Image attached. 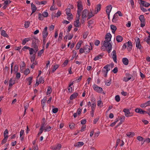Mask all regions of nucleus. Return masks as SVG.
<instances>
[{
  "label": "nucleus",
  "mask_w": 150,
  "mask_h": 150,
  "mask_svg": "<svg viewBox=\"0 0 150 150\" xmlns=\"http://www.w3.org/2000/svg\"><path fill=\"white\" fill-rule=\"evenodd\" d=\"M111 37L112 35L110 33H107L105 36V40L104 41L102 46V47H104L108 49L107 50V51L108 53L110 52L112 48V45L109 42L111 41Z\"/></svg>",
  "instance_id": "nucleus-1"
},
{
  "label": "nucleus",
  "mask_w": 150,
  "mask_h": 150,
  "mask_svg": "<svg viewBox=\"0 0 150 150\" xmlns=\"http://www.w3.org/2000/svg\"><path fill=\"white\" fill-rule=\"evenodd\" d=\"M66 13L68 16L67 18L68 20L70 21L73 18L72 14L71 13V10L70 8H67L66 9Z\"/></svg>",
  "instance_id": "nucleus-2"
},
{
  "label": "nucleus",
  "mask_w": 150,
  "mask_h": 150,
  "mask_svg": "<svg viewBox=\"0 0 150 150\" xmlns=\"http://www.w3.org/2000/svg\"><path fill=\"white\" fill-rule=\"evenodd\" d=\"M139 19L141 22L140 26L143 28L145 26V20L144 15H140L139 17Z\"/></svg>",
  "instance_id": "nucleus-3"
},
{
  "label": "nucleus",
  "mask_w": 150,
  "mask_h": 150,
  "mask_svg": "<svg viewBox=\"0 0 150 150\" xmlns=\"http://www.w3.org/2000/svg\"><path fill=\"white\" fill-rule=\"evenodd\" d=\"M94 90L98 93H100L103 91L102 88L94 84L93 86Z\"/></svg>",
  "instance_id": "nucleus-4"
},
{
  "label": "nucleus",
  "mask_w": 150,
  "mask_h": 150,
  "mask_svg": "<svg viewBox=\"0 0 150 150\" xmlns=\"http://www.w3.org/2000/svg\"><path fill=\"white\" fill-rule=\"evenodd\" d=\"M123 111L125 112V115L126 117H129L132 116L133 115L132 113H131L128 109L125 108L123 110Z\"/></svg>",
  "instance_id": "nucleus-5"
},
{
  "label": "nucleus",
  "mask_w": 150,
  "mask_h": 150,
  "mask_svg": "<svg viewBox=\"0 0 150 150\" xmlns=\"http://www.w3.org/2000/svg\"><path fill=\"white\" fill-rule=\"evenodd\" d=\"M84 48L86 54L88 53L91 50L93 49L92 47H91V48L90 46L88 45H86L84 47Z\"/></svg>",
  "instance_id": "nucleus-6"
},
{
  "label": "nucleus",
  "mask_w": 150,
  "mask_h": 150,
  "mask_svg": "<svg viewBox=\"0 0 150 150\" xmlns=\"http://www.w3.org/2000/svg\"><path fill=\"white\" fill-rule=\"evenodd\" d=\"M136 47L138 49H139L140 50H141V48L143 47L141 45L140 39L139 38H137V39Z\"/></svg>",
  "instance_id": "nucleus-7"
},
{
  "label": "nucleus",
  "mask_w": 150,
  "mask_h": 150,
  "mask_svg": "<svg viewBox=\"0 0 150 150\" xmlns=\"http://www.w3.org/2000/svg\"><path fill=\"white\" fill-rule=\"evenodd\" d=\"M126 43V45L127 46V49L128 51H130L131 50L132 47V44L131 41H128Z\"/></svg>",
  "instance_id": "nucleus-8"
},
{
  "label": "nucleus",
  "mask_w": 150,
  "mask_h": 150,
  "mask_svg": "<svg viewBox=\"0 0 150 150\" xmlns=\"http://www.w3.org/2000/svg\"><path fill=\"white\" fill-rule=\"evenodd\" d=\"M47 27H45L42 32V37H47L48 35V33L47 32Z\"/></svg>",
  "instance_id": "nucleus-9"
},
{
  "label": "nucleus",
  "mask_w": 150,
  "mask_h": 150,
  "mask_svg": "<svg viewBox=\"0 0 150 150\" xmlns=\"http://www.w3.org/2000/svg\"><path fill=\"white\" fill-rule=\"evenodd\" d=\"M77 11H81L83 9L82 3L81 0H79L77 2Z\"/></svg>",
  "instance_id": "nucleus-10"
},
{
  "label": "nucleus",
  "mask_w": 150,
  "mask_h": 150,
  "mask_svg": "<svg viewBox=\"0 0 150 150\" xmlns=\"http://www.w3.org/2000/svg\"><path fill=\"white\" fill-rule=\"evenodd\" d=\"M135 111L136 112L140 114L143 115L146 114V111L143 110L141 108H137L135 109Z\"/></svg>",
  "instance_id": "nucleus-11"
},
{
  "label": "nucleus",
  "mask_w": 150,
  "mask_h": 150,
  "mask_svg": "<svg viewBox=\"0 0 150 150\" xmlns=\"http://www.w3.org/2000/svg\"><path fill=\"white\" fill-rule=\"evenodd\" d=\"M88 12V11L87 9H85L83 11L82 14V18L83 19L87 17V15Z\"/></svg>",
  "instance_id": "nucleus-12"
},
{
  "label": "nucleus",
  "mask_w": 150,
  "mask_h": 150,
  "mask_svg": "<svg viewBox=\"0 0 150 150\" xmlns=\"http://www.w3.org/2000/svg\"><path fill=\"white\" fill-rule=\"evenodd\" d=\"M112 6L111 5H109L106 7V12L107 13H110L111 11Z\"/></svg>",
  "instance_id": "nucleus-13"
},
{
  "label": "nucleus",
  "mask_w": 150,
  "mask_h": 150,
  "mask_svg": "<svg viewBox=\"0 0 150 150\" xmlns=\"http://www.w3.org/2000/svg\"><path fill=\"white\" fill-rule=\"evenodd\" d=\"M31 6L32 11V13L31 14V15L37 9V8L35 5H34L33 3H31Z\"/></svg>",
  "instance_id": "nucleus-14"
},
{
  "label": "nucleus",
  "mask_w": 150,
  "mask_h": 150,
  "mask_svg": "<svg viewBox=\"0 0 150 150\" xmlns=\"http://www.w3.org/2000/svg\"><path fill=\"white\" fill-rule=\"evenodd\" d=\"M112 58L114 62L117 63V55L116 54V51L115 50H114L112 52Z\"/></svg>",
  "instance_id": "nucleus-15"
},
{
  "label": "nucleus",
  "mask_w": 150,
  "mask_h": 150,
  "mask_svg": "<svg viewBox=\"0 0 150 150\" xmlns=\"http://www.w3.org/2000/svg\"><path fill=\"white\" fill-rule=\"evenodd\" d=\"M25 64L24 62H22V64L20 65V70L21 73H23L24 72V68L25 67Z\"/></svg>",
  "instance_id": "nucleus-16"
},
{
  "label": "nucleus",
  "mask_w": 150,
  "mask_h": 150,
  "mask_svg": "<svg viewBox=\"0 0 150 150\" xmlns=\"http://www.w3.org/2000/svg\"><path fill=\"white\" fill-rule=\"evenodd\" d=\"M84 144V143L83 142H78L75 143L74 146L75 147H79L81 146Z\"/></svg>",
  "instance_id": "nucleus-17"
},
{
  "label": "nucleus",
  "mask_w": 150,
  "mask_h": 150,
  "mask_svg": "<svg viewBox=\"0 0 150 150\" xmlns=\"http://www.w3.org/2000/svg\"><path fill=\"white\" fill-rule=\"evenodd\" d=\"M93 9L92 10L90 9V12L88 13V17L87 20L90 19L94 15V14H93L92 12L93 11Z\"/></svg>",
  "instance_id": "nucleus-18"
},
{
  "label": "nucleus",
  "mask_w": 150,
  "mask_h": 150,
  "mask_svg": "<svg viewBox=\"0 0 150 150\" xmlns=\"http://www.w3.org/2000/svg\"><path fill=\"white\" fill-rule=\"evenodd\" d=\"M119 18L118 16L117 13H115L113 16V18L112 19V22L114 23L116 22Z\"/></svg>",
  "instance_id": "nucleus-19"
},
{
  "label": "nucleus",
  "mask_w": 150,
  "mask_h": 150,
  "mask_svg": "<svg viewBox=\"0 0 150 150\" xmlns=\"http://www.w3.org/2000/svg\"><path fill=\"white\" fill-rule=\"evenodd\" d=\"M78 96V93L77 92H75L72 94L70 97V100H73L75 98Z\"/></svg>",
  "instance_id": "nucleus-20"
},
{
  "label": "nucleus",
  "mask_w": 150,
  "mask_h": 150,
  "mask_svg": "<svg viewBox=\"0 0 150 150\" xmlns=\"http://www.w3.org/2000/svg\"><path fill=\"white\" fill-rule=\"evenodd\" d=\"M32 47L35 50V53H36L38 50V46L37 45L36 43H32Z\"/></svg>",
  "instance_id": "nucleus-21"
},
{
  "label": "nucleus",
  "mask_w": 150,
  "mask_h": 150,
  "mask_svg": "<svg viewBox=\"0 0 150 150\" xmlns=\"http://www.w3.org/2000/svg\"><path fill=\"white\" fill-rule=\"evenodd\" d=\"M101 6V5L100 4H98L97 5L96 8L97 9V10H95V11L94 14H97L98 12L100 10Z\"/></svg>",
  "instance_id": "nucleus-22"
},
{
  "label": "nucleus",
  "mask_w": 150,
  "mask_h": 150,
  "mask_svg": "<svg viewBox=\"0 0 150 150\" xmlns=\"http://www.w3.org/2000/svg\"><path fill=\"white\" fill-rule=\"evenodd\" d=\"M9 87H11L15 83V80H13L12 78H11L9 81Z\"/></svg>",
  "instance_id": "nucleus-23"
},
{
  "label": "nucleus",
  "mask_w": 150,
  "mask_h": 150,
  "mask_svg": "<svg viewBox=\"0 0 150 150\" xmlns=\"http://www.w3.org/2000/svg\"><path fill=\"white\" fill-rule=\"evenodd\" d=\"M110 26L112 33L114 34L117 29L116 27L113 25H111Z\"/></svg>",
  "instance_id": "nucleus-24"
},
{
  "label": "nucleus",
  "mask_w": 150,
  "mask_h": 150,
  "mask_svg": "<svg viewBox=\"0 0 150 150\" xmlns=\"http://www.w3.org/2000/svg\"><path fill=\"white\" fill-rule=\"evenodd\" d=\"M116 40L118 42H121L123 40V38L120 35H117L116 36Z\"/></svg>",
  "instance_id": "nucleus-25"
},
{
  "label": "nucleus",
  "mask_w": 150,
  "mask_h": 150,
  "mask_svg": "<svg viewBox=\"0 0 150 150\" xmlns=\"http://www.w3.org/2000/svg\"><path fill=\"white\" fill-rule=\"evenodd\" d=\"M122 62L123 64L125 65H127L129 63L128 59L126 58H123L122 59Z\"/></svg>",
  "instance_id": "nucleus-26"
},
{
  "label": "nucleus",
  "mask_w": 150,
  "mask_h": 150,
  "mask_svg": "<svg viewBox=\"0 0 150 150\" xmlns=\"http://www.w3.org/2000/svg\"><path fill=\"white\" fill-rule=\"evenodd\" d=\"M31 40V38H25L22 41V44L23 45H25V43L28 42L30 40Z\"/></svg>",
  "instance_id": "nucleus-27"
},
{
  "label": "nucleus",
  "mask_w": 150,
  "mask_h": 150,
  "mask_svg": "<svg viewBox=\"0 0 150 150\" xmlns=\"http://www.w3.org/2000/svg\"><path fill=\"white\" fill-rule=\"evenodd\" d=\"M56 14L57 15L54 16L52 14V18L53 19L54 18H55V17H59V16H60L61 14V11H58L57 12V13H56Z\"/></svg>",
  "instance_id": "nucleus-28"
},
{
  "label": "nucleus",
  "mask_w": 150,
  "mask_h": 150,
  "mask_svg": "<svg viewBox=\"0 0 150 150\" xmlns=\"http://www.w3.org/2000/svg\"><path fill=\"white\" fill-rule=\"evenodd\" d=\"M103 55L100 54L98 56H96L93 59L94 61H96L100 59H101L103 57Z\"/></svg>",
  "instance_id": "nucleus-29"
},
{
  "label": "nucleus",
  "mask_w": 150,
  "mask_h": 150,
  "mask_svg": "<svg viewBox=\"0 0 150 150\" xmlns=\"http://www.w3.org/2000/svg\"><path fill=\"white\" fill-rule=\"evenodd\" d=\"M83 42L82 40L78 42L76 47V48L77 50H78L80 48L81 44Z\"/></svg>",
  "instance_id": "nucleus-30"
},
{
  "label": "nucleus",
  "mask_w": 150,
  "mask_h": 150,
  "mask_svg": "<svg viewBox=\"0 0 150 150\" xmlns=\"http://www.w3.org/2000/svg\"><path fill=\"white\" fill-rule=\"evenodd\" d=\"M126 135L129 137H133L135 135V133L134 132H129L126 134Z\"/></svg>",
  "instance_id": "nucleus-31"
},
{
  "label": "nucleus",
  "mask_w": 150,
  "mask_h": 150,
  "mask_svg": "<svg viewBox=\"0 0 150 150\" xmlns=\"http://www.w3.org/2000/svg\"><path fill=\"white\" fill-rule=\"evenodd\" d=\"M51 130V127L50 126L47 125L44 128V130L45 132L50 131Z\"/></svg>",
  "instance_id": "nucleus-32"
},
{
  "label": "nucleus",
  "mask_w": 150,
  "mask_h": 150,
  "mask_svg": "<svg viewBox=\"0 0 150 150\" xmlns=\"http://www.w3.org/2000/svg\"><path fill=\"white\" fill-rule=\"evenodd\" d=\"M1 35L3 36L8 38V35L6 33V31L4 30H2L1 32Z\"/></svg>",
  "instance_id": "nucleus-33"
},
{
  "label": "nucleus",
  "mask_w": 150,
  "mask_h": 150,
  "mask_svg": "<svg viewBox=\"0 0 150 150\" xmlns=\"http://www.w3.org/2000/svg\"><path fill=\"white\" fill-rule=\"evenodd\" d=\"M33 77L32 76H30L28 77L27 79V80L28 81V84L29 85H30L32 82Z\"/></svg>",
  "instance_id": "nucleus-34"
},
{
  "label": "nucleus",
  "mask_w": 150,
  "mask_h": 150,
  "mask_svg": "<svg viewBox=\"0 0 150 150\" xmlns=\"http://www.w3.org/2000/svg\"><path fill=\"white\" fill-rule=\"evenodd\" d=\"M29 54L30 55H32L33 54V52H35V49H34L33 48H30V49L29 50Z\"/></svg>",
  "instance_id": "nucleus-35"
},
{
  "label": "nucleus",
  "mask_w": 150,
  "mask_h": 150,
  "mask_svg": "<svg viewBox=\"0 0 150 150\" xmlns=\"http://www.w3.org/2000/svg\"><path fill=\"white\" fill-rule=\"evenodd\" d=\"M18 65L16 64L15 65L14 67V73H16V72H18Z\"/></svg>",
  "instance_id": "nucleus-36"
},
{
  "label": "nucleus",
  "mask_w": 150,
  "mask_h": 150,
  "mask_svg": "<svg viewBox=\"0 0 150 150\" xmlns=\"http://www.w3.org/2000/svg\"><path fill=\"white\" fill-rule=\"evenodd\" d=\"M32 43H36V42H37L39 40L37 38H36L35 37H33V38L32 39Z\"/></svg>",
  "instance_id": "nucleus-37"
},
{
  "label": "nucleus",
  "mask_w": 150,
  "mask_h": 150,
  "mask_svg": "<svg viewBox=\"0 0 150 150\" xmlns=\"http://www.w3.org/2000/svg\"><path fill=\"white\" fill-rule=\"evenodd\" d=\"M8 137V136H6L4 137V139L2 140L1 142V144H3L6 143L7 141V139Z\"/></svg>",
  "instance_id": "nucleus-38"
},
{
  "label": "nucleus",
  "mask_w": 150,
  "mask_h": 150,
  "mask_svg": "<svg viewBox=\"0 0 150 150\" xmlns=\"http://www.w3.org/2000/svg\"><path fill=\"white\" fill-rule=\"evenodd\" d=\"M58 67L59 66L58 65L56 64L54 65V66L52 70V73L54 72L58 68Z\"/></svg>",
  "instance_id": "nucleus-39"
},
{
  "label": "nucleus",
  "mask_w": 150,
  "mask_h": 150,
  "mask_svg": "<svg viewBox=\"0 0 150 150\" xmlns=\"http://www.w3.org/2000/svg\"><path fill=\"white\" fill-rule=\"evenodd\" d=\"M23 72L25 75L27 76L30 73V70L28 69H26Z\"/></svg>",
  "instance_id": "nucleus-40"
},
{
  "label": "nucleus",
  "mask_w": 150,
  "mask_h": 150,
  "mask_svg": "<svg viewBox=\"0 0 150 150\" xmlns=\"http://www.w3.org/2000/svg\"><path fill=\"white\" fill-rule=\"evenodd\" d=\"M79 21H74V26L76 27H79Z\"/></svg>",
  "instance_id": "nucleus-41"
},
{
  "label": "nucleus",
  "mask_w": 150,
  "mask_h": 150,
  "mask_svg": "<svg viewBox=\"0 0 150 150\" xmlns=\"http://www.w3.org/2000/svg\"><path fill=\"white\" fill-rule=\"evenodd\" d=\"M35 54H34L33 55H32L31 57L30 60L31 62H34L35 60Z\"/></svg>",
  "instance_id": "nucleus-42"
},
{
  "label": "nucleus",
  "mask_w": 150,
  "mask_h": 150,
  "mask_svg": "<svg viewBox=\"0 0 150 150\" xmlns=\"http://www.w3.org/2000/svg\"><path fill=\"white\" fill-rule=\"evenodd\" d=\"M69 125L71 129H73L75 128V124L74 123H70Z\"/></svg>",
  "instance_id": "nucleus-43"
},
{
  "label": "nucleus",
  "mask_w": 150,
  "mask_h": 150,
  "mask_svg": "<svg viewBox=\"0 0 150 150\" xmlns=\"http://www.w3.org/2000/svg\"><path fill=\"white\" fill-rule=\"evenodd\" d=\"M43 16L42 15L41 13H39L38 14V18L39 20H43L44 19Z\"/></svg>",
  "instance_id": "nucleus-44"
},
{
  "label": "nucleus",
  "mask_w": 150,
  "mask_h": 150,
  "mask_svg": "<svg viewBox=\"0 0 150 150\" xmlns=\"http://www.w3.org/2000/svg\"><path fill=\"white\" fill-rule=\"evenodd\" d=\"M38 81H39V83H43L45 82L44 79L42 77H40Z\"/></svg>",
  "instance_id": "nucleus-45"
},
{
  "label": "nucleus",
  "mask_w": 150,
  "mask_h": 150,
  "mask_svg": "<svg viewBox=\"0 0 150 150\" xmlns=\"http://www.w3.org/2000/svg\"><path fill=\"white\" fill-rule=\"evenodd\" d=\"M47 3V1H43L40 2L38 1V3H37V4H38L39 5H45Z\"/></svg>",
  "instance_id": "nucleus-46"
},
{
  "label": "nucleus",
  "mask_w": 150,
  "mask_h": 150,
  "mask_svg": "<svg viewBox=\"0 0 150 150\" xmlns=\"http://www.w3.org/2000/svg\"><path fill=\"white\" fill-rule=\"evenodd\" d=\"M111 83V79L109 81H105V85L107 86H109L110 85Z\"/></svg>",
  "instance_id": "nucleus-47"
},
{
  "label": "nucleus",
  "mask_w": 150,
  "mask_h": 150,
  "mask_svg": "<svg viewBox=\"0 0 150 150\" xmlns=\"http://www.w3.org/2000/svg\"><path fill=\"white\" fill-rule=\"evenodd\" d=\"M47 37H42V46H43V48H44L46 42V38Z\"/></svg>",
  "instance_id": "nucleus-48"
},
{
  "label": "nucleus",
  "mask_w": 150,
  "mask_h": 150,
  "mask_svg": "<svg viewBox=\"0 0 150 150\" xmlns=\"http://www.w3.org/2000/svg\"><path fill=\"white\" fill-rule=\"evenodd\" d=\"M47 100L46 99V98H44L42 100H41V103L42 104H43V105L42 107V108L43 109H44V104L46 102Z\"/></svg>",
  "instance_id": "nucleus-49"
},
{
  "label": "nucleus",
  "mask_w": 150,
  "mask_h": 150,
  "mask_svg": "<svg viewBox=\"0 0 150 150\" xmlns=\"http://www.w3.org/2000/svg\"><path fill=\"white\" fill-rule=\"evenodd\" d=\"M44 52V49H42L40 51H39L38 52V55L39 56H41L42 54Z\"/></svg>",
  "instance_id": "nucleus-50"
},
{
  "label": "nucleus",
  "mask_w": 150,
  "mask_h": 150,
  "mask_svg": "<svg viewBox=\"0 0 150 150\" xmlns=\"http://www.w3.org/2000/svg\"><path fill=\"white\" fill-rule=\"evenodd\" d=\"M30 24V22L29 21L26 22L24 24L25 27L26 28H28Z\"/></svg>",
  "instance_id": "nucleus-51"
},
{
  "label": "nucleus",
  "mask_w": 150,
  "mask_h": 150,
  "mask_svg": "<svg viewBox=\"0 0 150 150\" xmlns=\"http://www.w3.org/2000/svg\"><path fill=\"white\" fill-rule=\"evenodd\" d=\"M62 37H63V33L62 32H61L59 33V36L58 38V40H62Z\"/></svg>",
  "instance_id": "nucleus-52"
},
{
  "label": "nucleus",
  "mask_w": 150,
  "mask_h": 150,
  "mask_svg": "<svg viewBox=\"0 0 150 150\" xmlns=\"http://www.w3.org/2000/svg\"><path fill=\"white\" fill-rule=\"evenodd\" d=\"M115 100L117 102H119L120 100V98L119 95H117L115 96Z\"/></svg>",
  "instance_id": "nucleus-53"
},
{
  "label": "nucleus",
  "mask_w": 150,
  "mask_h": 150,
  "mask_svg": "<svg viewBox=\"0 0 150 150\" xmlns=\"http://www.w3.org/2000/svg\"><path fill=\"white\" fill-rule=\"evenodd\" d=\"M72 52L73 53V55L71 59V60L73 59L74 58V57L76 56V52L75 50H73Z\"/></svg>",
  "instance_id": "nucleus-54"
},
{
  "label": "nucleus",
  "mask_w": 150,
  "mask_h": 150,
  "mask_svg": "<svg viewBox=\"0 0 150 150\" xmlns=\"http://www.w3.org/2000/svg\"><path fill=\"white\" fill-rule=\"evenodd\" d=\"M52 91L51 89V88L50 87H48L47 92V94L48 95L49 94H50L52 92Z\"/></svg>",
  "instance_id": "nucleus-55"
},
{
  "label": "nucleus",
  "mask_w": 150,
  "mask_h": 150,
  "mask_svg": "<svg viewBox=\"0 0 150 150\" xmlns=\"http://www.w3.org/2000/svg\"><path fill=\"white\" fill-rule=\"evenodd\" d=\"M16 78L18 79L21 77V74L19 72H16Z\"/></svg>",
  "instance_id": "nucleus-56"
},
{
  "label": "nucleus",
  "mask_w": 150,
  "mask_h": 150,
  "mask_svg": "<svg viewBox=\"0 0 150 150\" xmlns=\"http://www.w3.org/2000/svg\"><path fill=\"white\" fill-rule=\"evenodd\" d=\"M61 147L62 145L58 143L57 144L56 149L58 150H60L61 148Z\"/></svg>",
  "instance_id": "nucleus-57"
},
{
  "label": "nucleus",
  "mask_w": 150,
  "mask_h": 150,
  "mask_svg": "<svg viewBox=\"0 0 150 150\" xmlns=\"http://www.w3.org/2000/svg\"><path fill=\"white\" fill-rule=\"evenodd\" d=\"M72 27V25L71 24H70L68 27V28L67 29V32L68 33H69L70 32L71 29Z\"/></svg>",
  "instance_id": "nucleus-58"
},
{
  "label": "nucleus",
  "mask_w": 150,
  "mask_h": 150,
  "mask_svg": "<svg viewBox=\"0 0 150 150\" xmlns=\"http://www.w3.org/2000/svg\"><path fill=\"white\" fill-rule=\"evenodd\" d=\"M125 119V117L124 116H123L122 117H121L120 119V122L122 123H123L124 122Z\"/></svg>",
  "instance_id": "nucleus-59"
},
{
  "label": "nucleus",
  "mask_w": 150,
  "mask_h": 150,
  "mask_svg": "<svg viewBox=\"0 0 150 150\" xmlns=\"http://www.w3.org/2000/svg\"><path fill=\"white\" fill-rule=\"evenodd\" d=\"M137 139L139 141H142L144 140V138L140 136H138L137 137Z\"/></svg>",
  "instance_id": "nucleus-60"
},
{
  "label": "nucleus",
  "mask_w": 150,
  "mask_h": 150,
  "mask_svg": "<svg viewBox=\"0 0 150 150\" xmlns=\"http://www.w3.org/2000/svg\"><path fill=\"white\" fill-rule=\"evenodd\" d=\"M68 61L67 60H65L62 65V67H63L67 65L68 63Z\"/></svg>",
  "instance_id": "nucleus-61"
},
{
  "label": "nucleus",
  "mask_w": 150,
  "mask_h": 150,
  "mask_svg": "<svg viewBox=\"0 0 150 150\" xmlns=\"http://www.w3.org/2000/svg\"><path fill=\"white\" fill-rule=\"evenodd\" d=\"M29 106V104L28 103H26L24 105V109L25 110V111H26V110L28 108Z\"/></svg>",
  "instance_id": "nucleus-62"
},
{
  "label": "nucleus",
  "mask_w": 150,
  "mask_h": 150,
  "mask_svg": "<svg viewBox=\"0 0 150 150\" xmlns=\"http://www.w3.org/2000/svg\"><path fill=\"white\" fill-rule=\"evenodd\" d=\"M43 130H44V128L40 127V131L38 132V136H39L42 133Z\"/></svg>",
  "instance_id": "nucleus-63"
},
{
  "label": "nucleus",
  "mask_w": 150,
  "mask_h": 150,
  "mask_svg": "<svg viewBox=\"0 0 150 150\" xmlns=\"http://www.w3.org/2000/svg\"><path fill=\"white\" fill-rule=\"evenodd\" d=\"M42 15L44 17H47L48 16V13L47 12H44L43 14Z\"/></svg>",
  "instance_id": "nucleus-64"
}]
</instances>
